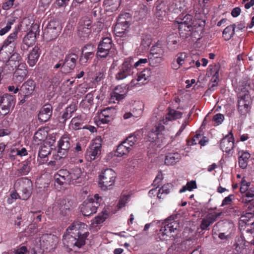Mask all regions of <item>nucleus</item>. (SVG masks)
Listing matches in <instances>:
<instances>
[{
	"label": "nucleus",
	"mask_w": 254,
	"mask_h": 254,
	"mask_svg": "<svg viewBox=\"0 0 254 254\" xmlns=\"http://www.w3.org/2000/svg\"><path fill=\"white\" fill-rule=\"evenodd\" d=\"M86 225L79 221L74 222L63 236V244L70 251L79 249L85 244L89 233L85 232Z\"/></svg>",
	"instance_id": "nucleus-1"
},
{
	"label": "nucleus",
	"mask_w": 254,
	"mask_h": 254,
	"mask_svg": "<svg viewBox=\"0 0 254 254\" xmlns=\"http://www.w3.org/2000/svg\"><path fill=\"white\" fill-rule=\"evenodd\" d=\"M168 110L165 118L163 119L161 122L156 124L150 132L149 137H152L151 141H156L157 139L162 137V132L165 129L162 124L167 125L168 122L180 119L182 117L183 113L181 112L170 108Z\"/></svg>",
	"instance_id": "nucleus-2"
},
{
	"label": "nucleus",
	"mask_w": 254,
	"mask_h": 254,
	"mask_svg": "<svg viewBox=\"0 0 254 254\" xmlns=\"http://www.w3.org/2000/svg\"><path fill=\"white\" fill-rule=\"evenodd\" d=\"M32 183L27 178H21L17 179L14 184L15 191L19 192V198L22 200H27L32 192Z\"/></svg>",
	"instance_id": "nucleus-3"
},
{
	"label": "nucleus",
	"mask_w": 254,
	"mask_h": 254,
	"mask_svg": "<svg viewBox=\"0 0 254 254\" xmlns=\"http://www.w3.org/2000/svg\"><path fill=\"white\" fill-rule=\"evenodd\" d=\"M102 200V198L98 194H95L93 196L87 198L81 206V212L82 214L89 216L95 213Z\"/></svg>",
	"instance_id": "nucleus-4"
},
{
	"label": "nucleus",
	"mask_w": 254,
	"mask_h": 254,
	"mask_svg": "<svg viewBox=\"0 0 254 254\" xmlns=\"http://www.w3.org/2000/svg\"><path fill=\"white\" fill-rule=\"evenodd\" d=\"M133 60L127 58L118 68L115 74V79L117 81H126L133 74Z\"/></svg>",
	"instance_id": "nucleus-5"
},
{
	"label": "nucleus",
	"mask_w": 254,
	"mask_h": 254,
	"mask_svg": "<svg viewBox=\"0 0 254 254\" xmlns=\"http://www.w3.org/2000/svg\"><path fill=\"white\" fill-rule=\"evenodd\" d=\"M116 178V173L113 169H106L99 176V187L104 190L111 189L115 184Z\"/></svg>",
	"instance_id": "nucleus-6"
},
{
	"label": "nucleus",
	"mask_w": 254,
	"mask_h": 254,
	"mask_svg": "<svg viewBox=\"0 0 254 254\" xmlns=\"http://www.w3.org/2000/svg\"><path fill=\"white\" fill-rule=\"evenodd\" d=\"M58 242V238L52 234H44L39 237V245L41 249L49 252L57 247Z\"/></svg>",
	"instance_id": "nucleus-7"
},
{
	"label": "nucleus",
	"mask_w": 254,
	"mask_h": 254,
	"mask_svg": "<svg viewBox=\"0 0 254 254\" xmlns=\"http://www.w3.org/2000/svg\"><path fill=\"white\" fill-rule=\"evenodd\" d=\"M133 87L130 85V82L128 84H124L117 86L114 90L111 93L110 102L116 103L124 99L126 96L129 87Z\"/></svg>",
	"instance_id": "nucleus-8"
},
{
	"label": "nucleus",
	"mask_w": 254,
	"mask_h": 254,
	"mask_svg": "<svg viewBox=\"0 0 254 254\" xmlns=\"http://www.w3.org/2000/svg\"><path fill=\"white\" fill-rule=\"evenodd\" d=\"M71 135L68 133L63 135L58 141L57 151L59 159H64L66 156L71 146Z\"/></svg>",
	"instance_id": "nucleus-9"
},
{
	"label": "nucleus",
	"mask_w": 254,
	"mask_h": 254,
	"mask_svg": "<svg viewBox=\"0 0 254 254\" xmlns=\"http://www.w3.org/2000/svg\"><path fill=\"white\" fill-rule=\"evenodd\" d=\"M102 146L101 140L96 139L92 140V144L87 149L85 157L87 161L91 162L94 160L101 154V148Z\"/></svg>",
	"instance_id": "nucleus-10"
},
{
	"label": "nucleus",
	"mask_w": 254,
	"mask_h": 254,
	"mask_svg": "<svg viewBox=\"0 0 254 254\" xmlns=\"http://www.w3.org/2000/svg\"><path fill=\"white\" fill-rule=\"evenodd\" d=\"M78 58V55L73 53L67 54L61 67L62 72L64 74L70 72L75 68Z\"/></svg>",
	"instance_id": "nucleus-11"
},
{
	"label": "nucleus",
	"mask_w": 254,
	"mask_h": 254,
	"mask_svg": "<svg viewBox=\"0 0 254 254\" xmlns=\"http://www.w3.org/2000/svg\"><path fill=\"white\" fill-rule=\"evenodd\" d=\"M60 33L59 23L55 21H51L44 29L43 37L47 41H51L56 39Z\"/></svg>",
	"instance_id": "nucleus-12"
},
{
	"label": "nucleus",
	"mask_w": 254,
	"mask_h": 254,
	"mask_svg": "<svg viewBox=\"0 0 254 254\" xmlns=\"http://www.w3.org/2000/svg\"><path fill=\"white\" fill-rule=\"evenodd\" d=\"M91 20L88 17L82 18L79 22L78 35L83 39L89 38L91 32Z\"/></svg>",
	"instance_id": "nucleus-13"
},
{
	"label": "nucleus",
	"mask_w": 254,
	"mask_h": 254,
	"mask_svg": "<svg viewBox=\"0 0 254 254\" xmlns=\"http://www.w3.org/2000/svg\"><path fill=\"white\" fill-rule=\"evenodd\" d=\"M112 47V41L110 37L102 39L98 45L97 52V57L106 58L109 54Z\"/></svg>",
	"instance_id": "nucleus-14"
},
{
	"label": "nucleus",
	"mask_w": 254,
	"mask_h": 254,
	"mask_svg": "<svg viewBox=\"0 0 254 254\" xmlns=\"http://www.w3.org/2000/svg\"><path fill=\"white\" fill-rule=\"evenodd\" d=\"M15 103L14 98L12 95L5 94L0 96V107L4 115L8 113L13 108Z\"/></svg>",
	"instance_id": "nucleus-15"
},
{
	"label": "nucleus",
	"mask_w": 254,
	"mask_h": 254,
	"mask_svg": "<svg viewBox=\"0 0 254 254\" xmlns=\"http://www.w3.org/2000/svg\"><path fill=\"white\" fill-rule=\"evenodd\" d=\"M164 53L162 45L159 43H157L153 46L150 49V53L148 56V60L150 64H155L154 60H157L158 63H161L163 61L162 58Z\"/></svg>",
	"instance_id": "nucleus-16"
},
{
	"label": "nucleus",
	"mask_w": 254,
	"mask_h": 254,
	"mask_svg": "<svg viewBox=\"0 0 254 254\" xmlns=\"http://www.w3.org/2000/svg\"><path fill=\"white\" fill-rule=\"evenodd\" d=\"M27 66L25 63H21L16 66L13 74L12 80L15 83H20L28 76Z\"/></svg>",
	"instance_id": "nucleus-17"
},
{
	"label": "nucleus",
	"mask_w": 254,
	"mask_h": 254,
	"mask_svg": "<svg viewBox=\"0 0 254 254\" xmlns=\"http://www.w3.org/2000/svg\"><path fill=\"white\" fill-rule=\"evenodd\" d=\"M151 71L149 68H145L143 70L137 73V78L132 79L130 85L133 86H139L146 84L149 78L151 77Z\"/></svg>",
	"instance_id": "nucleus-18"
},
{
	"label": "nucleus",
	"mask_w": 254,
	"mask_h": 254,
	"mask_svg": "<svg viewBox=\"0 0 254 254\" xmlns=\"http://www.w3.org/2000/svg\"><path fill=\"white\" fill-rule=\"evenodd\" d=\"M222 213L215 212L209 213L202 218L200 224V228L202 231L209 230V226L212 224Z\"/></svg>",
	"instance_id": "nucleus-19"
},
{
	"label": "nucleus",
	"mask_w": 254,
	"mask_h": 254,
	"mask_svg": "<svg viewBox=\"0 0 254 254\" xmlns=\"http://www.w3.org/2000/svg\"><path fill=\"white\" fill-rule=\"evenodd\" d=\"M220 146L223 151L232 153L234 147V138L231 132L221 139Z\"/></svg>",
	"instance_id": "nucleus-20"
},
{
	"label": "nucleus",
	"mask_w": 254,
	"mask_h": 254,
	"mask_svg": "<svg viewBox=\"0 0 254 254\" xmlns=\"http://www.w3.org/2000/svg\"><path fill=\"white\" fill-rule=\"evenodd\" d=\"M36 87V83L34 80L28 79L21 85L19 89V93L21 96L28 97L33 93Z\"/></svg>",
	"instance_id": "nucleus-21"
},
{
	"label": "nucleus",
	"mask_w": 254,
	"mask_h": 254,
	"mask_svg": "<svg viewBox=\"0 0 254 254\" xmlns=\"http://www.w3.org/2000/svg\"><path fill=\"white\" fill-rule=\"evenodd\" d=\"M32 159L29 157L25 161L21 162L19 168L15 171V175L17 177L27 175L32 168Z\"/></svg>",
	"instance_id": "nucleus-22"
},
{
	"label": "nucleus",
	"mask_w": 254,
	"mask_h": 254,
	"mask_svg": "<svg viewBox=\"0 0 254 254\" xmlns=\"http://www.w3.org/2000/svg\"><path fill=\"white\" fill-rule=\"evenodd\" d=\"M53 114V107L50 104H46L40 109L38 114V118L40 122L45 123L48 121Z\"/></svg>",
	"instance_id": "nucleus-23"
},
{
	"label": "nucleus",
	"mask_w": 254,
	"mask_h": 254,
	"mask_svg": "<svg viewBox=\"0 0 254 254\" xmlns=\"http://www.w3.org/2000/svg\"><path fill=\"white\" fill-rule=\"evenodd\" d=\"M115 112V108L112 107H107L102 110L99 115L100 121L103 124L108 123L113 119Z\"/></svg>",
	"instance_id": "nucleus-24"
},
{
	"label": "nucleus",
	"mask_w": 254,
	"mask_h": 254,
	"mask_svg": "<svg viewBox=\"0 0 254 254\" xmlns=\"http://www.w3.org/2000/svg\"><path fill=\"white\" fill-rule=\"evenodd\" d=\"M254 218V209L250 211L247 209V212L240 218L239 224L242 227L246 225V229L253 226L254 221H252Z\"/></svg>",
	"instance_id": "nucleus-25"
},
{
	"label": "nucleus",
	"mask_w": 254,
	"mask_h": 254,
	"mask_svg": "<svg viewBox=\"0 0 254 254\" xmlns=\"http://www.w3.org/2000/svg\"><path fill=\"white\" fill-rule=\"evenodd\" d=\"M77 110V106L76 103H72L69 105L63 112L62 115L59 117L60 123L64 124L69 118Z\"/></svg>",
	"instance_id": "nucleus-26"
},
{
	"label": "nucleus",
	"mask_w": 254,
	"mask_h": 254,
	"mask_svg": "<svg viewBox=\"0 0 254 254\" xmlns=\"http://www.w3.org/2000/svg\"><path fill=\"white\" fill-rule=\"evenodd\" d=\"M90 48L93 50V47L89 45H87L82 48V55L79 61L81 65H85L89 63V60L93 57V52L92 51H87L88 49Z\"/></svg>",
	"instance_id": "nucleus-27"
},
{
	"label": "nucleus",
	"mask_w": 254,
	"mask_h": 254,
	"mask_svg": "<svg viewBox=\"0 0 254 254\" xmlns=\"http://www.w3.org/2000/svg\"><path fill=\"white\" fill-rule=\"evenodd\" d=\"M233 222L230 220H224L217 222L214 226V229L220 232L230 233L234 228Z\"/></svg>",
	"instance_id": "nucleus-28"
},
{
	"label": "nucleus",
	"mask_w": 254,
	"mask_h": 254,
	"mask_svg": "<svg viewBox=\"0 0 254 254\" xmlns=\"http://www.w3.org/2000/svg\"><path fill=\"white\" fill-rule=\"evenodd\" d=\"M170 10L169 4L166 2L163 1L159 2L156 5V16L159 20H162L164 17H166Z\"/></svg>",
	"instance_id": "nucleus-29"
},
{
	"label": "nucleus",
	"mask_w": 254,
	"mask_h": 254,
	"mask_svg": "<svg viewBox=\"0 0 254 254\" xmlns=\"http://www.w3.org/2000/svg\"><path fill=\"white\" fill-rule=\"evenodd\" d=\"M69 184L81 183L80 177L82 173L80 168L75 167L68 171Z\"/></svg>",
	"instance_id": "nucleus-30"
},
{
	"label": "nucleus",
	"mask_w": 254,
	"mask_h": 254,
	"mask_svg": "<svg viewBox=\"0 0 254 254\" xmlns=\"http://www.w3.org/2000/svg\"><path fill=\"white\" fill-rule=\"evenodd\" d=\"M54 179L56 182L60 185L64 184H69L68 171L64 169L59 170L54 175Z\"/></svg>",
	"instance_id": "nucleus-31"
},
{
	"label": "nucleus",
	"mask_w": 254,
	"mask_h": 254,
	"mask_svg": "<svg viewBox=\"0 0 254 254\" xmlns=\"http://www.w3.org/2000/svg\"><path fill=\"white\" fill-rule=\"evenodd\" d=\"M85 120V118L83 114L77 115L71 119L69 125V128L73 130L83 128Z\"/></svg>",
	"instance_id": "nucleus-32"
},
{
	"label": "nucleus",
	"mask_w": 254,
	"mask_h": 254,
	"mask_svg": "<svg viewBox=\"0 0 254 254\" xmlns=\"http://www.w3.org/2000/svg\"><path fill=\"white\" fill-rule=\"evenodd\" d=\"M180 38L177 34L174 33L170 35L167 39L168 48L171 51L177 49L180 45Z\"/></svg>",
	"instance_id": "nucleus-33"
},
{
	"label": "nucleus",
	"mask_w": 254,
	"mask_h": 254,
	"mask_svg": "<svg viewBox=\"0 0 254 254\" xmlns=\"http://www.w3.org/2000/svg\"><path fill=\"white\" fill-rule=\"evenodd\" d=\"M179 34L181 37L186 39L191 36L193 31V28L192 24H178Z\"/></svg>",
	"instance_id": "nucleus-34"
},
{
	"label": "nucleus",
	"mask_w": 254,
	"mask_h": 254,
	"mask_svg": "<svg viewBox=\"0 0 254 254\" xmlns=\"http://www.w3.org/2000/svg\"><path fill=\"white\" fill-rule=\"evenodd\" d=\"M21 63H24L22 62V59L19 54L14 53L8 59L6 62V65L10 66L12 70L14 69L16 66L20 65Z\"/></svg>",
	"instance_id": "nucleus-35"
},
{
	"label": "nucleus",
	"mask_w": 254,
	"mask_h": 254,
	"mask_svg": "<svg viewBox=\"0 0 254 254\" xmlns=\"http://www.w3.org/2000/svg\"><path fill=\"white\" fill-rule=\"evenodd\" d=\"M51 150L52 148L50 146L45 145L41 146L38 153V157L40 159H38V160L39 164H43L47 161L46 158L50 154Z\"/></svg>",
	"instance_id": "nucleus-36"
},
{
	"label": "nucleus",
	"mask_w": 254,
	"mask_h": 254,
	"mask_svg": "<svg viewBox=\"0 0 254 254\" xmlns=\"http://www.w3.org/2000/svg\"><path fill=\"white\" fill-rule=\"evenodd\" d=\"M181 158L180 154L176 151L168 152L166 155L165 163L167 165H173L179 162Z\"/></svg>",
	"instance_id": "nucleus-37"
},
{
	"label": "nucleus",
	"mask_w": 254,
	"mask_h": 254,
	"mask_svg": "<svg viewBox=\"0 0 254 254\" xmlns=\"http://www.w3.org/2000/svg\"><path fill=\"white\" fill-rule=\"evenodd\" d=\"M129 146H128V144H127L126 142L122 141L118 146L115 152V155L117 157L127 156L128 153L132 150Z\"/></svg>",
	"instance_id": "nucleus-38"
},
{
	"label": "nucleus",
	"mask_w": 254,
	"mask_h": 254,
	"mask_svg": "<svg viewBox=\"0 0 254 254\" xmlns=\"http://www.w3.org/2000/svg\"><path fill=\"white\" fill-rule=\"evenodd\" d=\"M239 155L238 158V163L239 167L243 169H246L248 166V160L251 157V154L244 151H239L238 152Z\"/></svg>",
	"instance_id": "nucleus-39"
},
{
	"label": "nucleus",
	"mask_w": 254,
	"mask_h": 254,
	"mask_svg": "<svg viewBox=\"0 0 254 254\" xmlns=\"http://www.w3.org/2000/svg\"><path fill=\"white\" fill-rule=\"evenodd\" d=\"M39 51V48L35 47L30 52L28 57L27 63L30 66H33L38 61L40 56Z\"/></svg>",
	"instance_id": "nucleus-40"
},
{
	"label": "nucleus",
	"mask_w": 254,
	"mask_h": 254,
	"mask_svg": "<svg viewBox=\"0 0 254 254\" xmlns=\"http://www.w3.org/2000/svg\"><path fill=\"white\" fill-rule=\"evenodd\" d=\"M108 217V213L106 211H102L98 214L91 221L90 227L96 229V227L99 224L103 223Z\"/></svg>",
	"instance_id": "nucleus-41"
},
{
	"label": "nucleus",
	"mask_w": 254,
	"mask_h": 254,
	"mask_svg": "<svg viewBox=\"0 0 254 254\" xmlns=\"http://www.w3.org/2000/svg\"><path fill=\"white\" fill-rule=\"evenodd\" d=\"M122 17L120 16L115 26V31L118 33H124L128 27L129 23L126 20H122Z\"/></svg>",
	"instance_id": "nucleus-42"
},
{
	"label": "nucleus",
	"mask_w": 254,
	"mask_h": 254,
	"mask_svg": "<svg viewBox=\"0 0 254 254\" xmlns=\"http://www.w3.org/2000/svg\"><path fill=\"white\" fill-rule=\"evenodd\" d=\"M94 96L92 93H89L86 95L84 99L80 103L81 107L84 109L89 110L93 105Z\"/></svg>",
	"instance_id": "nucleus-43"
},
{
	"label": "nucleus",
	"mask_w": 254,
	"mask_h": 254,
	"mask_svg": "<svg viewBox=\"0 0 254 254\" xmlns=\"http://www.w3.org/2000/svg\"><path fill=\"white\" fill-rule=\"evenodd\" d=\"M59 208L63 215H65L66 211L69 210L72 205V202L67 198L61 199L59 203Z\"/></svg>",
	"instance_id": "nucleus-44"
},
{
	"label": "nucleus",
	"mask_w": 254,
	"mask_h": 254,
	"mask_svg": "<svg viewBox=\"0 0 254 254\" xmlns=\"http://www.w3.org/2000/svg\"><path fill=\"white\" fill-rule=\"evenodd\" d=\"M236 24H232L226 27L223 31V37L226 41L231 39L235 34Z\"/></svg>",
	"instance_id": "nucleus-45"
},
{
	"label": "nucleus",
	"mask_w": 254,
	"mask_h": 254,
	"mask_svg": "<svg viewBox=\"0 0 254 254\" xmlns=\"http://www.w3.org/2000/svg\"><path fill=\"white\" fill-rule=\"evenodd\" d=\"M250 82V80L245 79L240 83L238 90L241 91L242 94L249 95V90L251 89Z\"/></svg>",
	"instance_id": "nucleus-46"
},
{
	"label": "nucleus",
	"mask_w": 254,
	"mask_h": 254,
	"mask_svg": "<svg viewBox=\"0 0 254 254\" xmlns=\"http://www.w3.org/2000/svg\"><path fill=\"white\" fill-rule=\"evenodd\" d=\"M35 41L36 34L32 31L28 32L23 38V43L28 47L33 45Z\"/></svg>",
	"instance_id": "nucleus-47"
},
{
	"label": "nucleus",
	"mask_w": 254,
	"mask_h": 254,
	"mask_svg": "<svg viewBox=\"0 0 254 254\" xmlns=\"http://www.w3.org/2000/svg\"><path fill=\"white\" fill-rule=\"evenodd\" d=\"M219 70L220 65L219 64H215L210 66V74L212 76L211 81L216 82L218 80Z\"/></svg>",
	"instance_id": "nucleus-48"
},
{
	"label": "nucleus",
	"mask_w": 254,
	"mask_h": 254,
	"mask_svg": "<svg viewBox=\"0 0 254 254\" xmlns=\"http://www.w3.org/2000/svg\"><path fill=\"white\" fill-rule=\"evenodd\" d=\"M171 234V229H170L169 227H168L167 223H166V221H165L164 226L162 227L160 230V237H162L161 239L167 240L168 238H170L173 236Z\"/></svg>",
	"instance_id": "nucleus-49"
},
{
	"label": "nucleus",
	"mask_w": 254,
	"mask_h": 254,
	"mask_svg": "<svg viewBox=\"0 0 254 254\" xmlns=\"http://www.w3.org/2000/svg\"><path fill=\"white\" fill-rule=\"evenodd\" d=\"M240 200L242 203L249 204L248 208L250 211L254 209V198L243 194L240 198Z\"/></svg>",
	"instance_id": "nucleus-50"
},
{
	"label": "nucleus",
	"mask_w": 254,
	"mask_h": 254,
	"mask_svg": "<svg viewBox=\"0 0 254 254\" xmlns=\"http://www.w3.org/2000/svg\"><path fill=\"white\" fill-rule=\"evenodd\" d=\"M47 135V132L44 128L39 129L34 134V140L35 141H43Z\"/></svg>",
	"instance_id": "nucleus-51"
},
{
	"label": "nucleus",
	"mask_w": 254,
	"mask_h": 254,
	"mask_svg": "<svg viewBox=\"0 0 254 254\" xmlns=\"http://www.w3.org/2000/svg\"><path fill=\"white\" fill-rule=\"evenodd\" d=\"M172 186L171 184H167L166 185H164L159 190V191L158 192L157 197L158 198L161 199L163 198L164 196L163 194H168L170 193L171 189L172 188Z\"/></svg>",
	"instance_id": "nucleus-52"
},
{
	"label": "nucleus",
	"mask_w": 254,
	"mask_h": 254,
	"mask_svg": "<svg viewBox=\"0 0 254 254\" xmlns=\"http://www.w3.org/2000/svg\"><path fill=\"white\" fill-rule=\"evenodd\" d=\"M165 221L168 227H169L170 229H171V232L172 233L174 232L175 231L177 230L179 227V223L177 221L174 220L173 217H170L166 219Z\"/></svg>",
	"instance_id": "nucleus-53"
},
{
	"label": "nucleus",
	"mask_w": 254,
	"mask_h": 254,
	"mask_svg": "<svg viewBox=\"0 0 254 254\" xmlns=\"http://www.w3.org/2000/svg\"><path fill=\"white\" fill-rule=\"evenodd\" d=\"M151 44V39L150 35L147 34H143L141 37L140 46L143 49H146L149 47Z\"/></svg>",
	"instance_id": "nucleus-54"
},
{
	"label": "nucleus",
	"mask_w": 254,
	"mask_h": 254,
	"mask_svg": "<svg viewBox=\"0 0 254 254\" xmlns=\"http://www.w3.org/2000/svg\"><path fill=\"white\" fill-rule=\"evenodd\" d=\"M249 95L242 94L239 96V100L238 101V107L247 106L250 105V101L247 100L249 99Z\"/></svg>",
	"instance_id": "nucleus-55"
},
{
	"label": "nucleus",
	"mask_w": 254,
	"mask_h": 254,
	"mask_svg": "<svg viewBox=\"0 0 254 254\" xmlns=\"http://www.w3.org/2000/svg\"><path fill=\"white\" fill-rule=\"evenodd\" d=\"M196 188V182L194 181L188 182L186 186H184L182 189L179 190L180 193L184 192L186 190H192L193 189Z\"/></svg>",
	"instance_id": "nucleus-56"
},
{
	"label": "nucleus",
	"mask_w": 254,
	"mask_h": 254,
	"mask_svg": "<svg viewBox=\"0 0 254 254\" xmlns=\"http://www.w3.org/2000/svg\"><path fill=\"white\" fill-rule=\"evenodd\" d=\"M188 58V55L186 53H179L176 56V62L180 65H182L185 63V61H186Z\"/></svg>",
	"instance_id": "nucleus-57"
},
{
	"label": "nucleus",
	"mask_w": 254,
	"mask_h": 254,
	"mask_svg": "<svg viewBox=\"0 0 254 254\" xmlns=\"http://www.w3.org/2000/svg\"><path fill=\"white\" fill-rule=\"evenodd\" d=\"M15 22V19L14 18L10 19L8 20L6 25L3 28L0 30V35H4L5 33L8 32L11 29V25Z\"/></svg>",
	"instance_id": "nucleus-58"
},
{
	"label": "nucleus",
	"mask_w": 254,
	"mask_h": 254,
	"mask_svg": "<svg viewBox=\"0 0 254 254\" xmlns=\"http://www.w3.org/2000/svg\"><path fill=\"white\" fill-rule=\"evenodd\" d=\"M205 25V22L204 20H198L197 21L195 25H194L193 30L196 29L195 31L200 32L201 33L203 32L204 27Z\"/></svg>",
	"instance_id": "nucleus-59"
},
{
	"label": "nucleus",
	"mask_w": 254,
	"mask_h": 254,
	"mask_svg": "<svg viewBox=\"0 0 254 254\" xmlns=\"http://www.w3.org/2000/svg\"><path fill=\"white\" fill-rule=\"evenodd\" d=\"M61 159H59V156L57 155V156L55 158V160L50 161L48 163V165L51 166L52 167L53 169L57 170L61 166L60 160Z\"/></svg>",
	"instance_id": "nucleus-60"
},
{
	"label": "nucleus",
	"mask_w": 254,
	"mask_h": 254,
	"mask_svg": "<svg viewBox=\"0 0 254 254\" xmlns=\"http://www.w3.org/2000/svg\"><path fill=\"white\" fill-rule=\"evenodd\" d=\"M127 143V144H128V146L130 147L131 149L132 148L133 146L135 144L136 142L137 141V138L135 135H131L129 136L127 138L126 140L124 141Z\"/></svg>",
	"instance_id": "nucleus-61"
},
{
	"label": "nucleus",
	"mask_w": 254,
	"mask_h": 254,
	"mask_svg": "<svg viewBox=\"0 0 254 254\" xmlns=\"http://www.w3.org/2000/svg\"><path fill=\"white\" fill-rule=\"evenodd\" d=\"M192 15L190 14H187L184 17V18L181 20L180 22H178V24L189 23H190V24H192Z\"/></svg>",
	"instance_id": "nucleus-62"
},
{
	"label": "nucleus",
	"mask_w": 254,
	"mask_h": 254,
	"mask_svg": "<svg viewBox=\"0 0 254 254\" xmlns=\"http://www.w3.org/2000/svg\"><path fill=\"white\" fill-rule=\"evenodd\" d=\"M224 119L223 115L221 114H217L213 118V121L217 123V125L221 124Z\"/></svg>",
	"instance_id": "nucleus-63"
},
{
	"label": "nucleus",
	"mask_w": 254,
	"mask_h": 254,
	"mask_svg": "<svg viewBox=\"0 0 254 254\" xmlns=\"http://www.w3.org/2000/svg\"><path fill=\"white\" fill-rule=\"evenodd\" d=\"M234 196L233 194H230L228 196L224 198V199L222 201V203L221 204V206H224L226 205L230 204L232 201V200L234 199Z\"/></svg>",
	"instance_id": "nucleus-64"
}]
</instances>
